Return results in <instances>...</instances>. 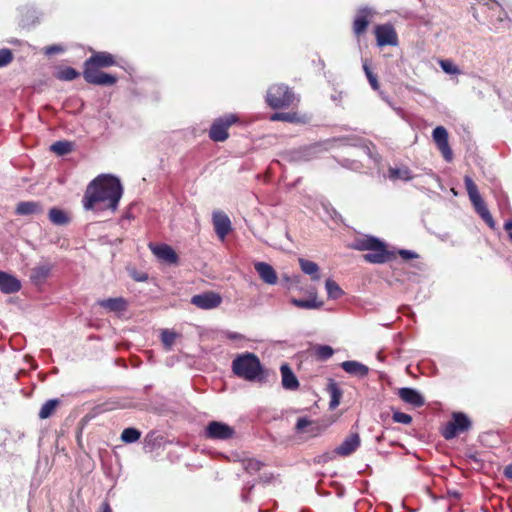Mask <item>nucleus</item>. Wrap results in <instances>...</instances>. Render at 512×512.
Segmentation results:
<instances>
[{
    "instance_id": "1",
    "label": "nucleus",
    "mask_w": 512,
    "mask_h": 512,
    "mask_svg": "<svg viewBox=\"0 0 512 512\" xmlns=\"http://www.w3.org/2000/svg\"><path fill=\"white\" fill-rule=\"evenodd\" d=\"M117 64L116 57L106 51L93 52L83 63V78L91 85L113 86L117 83V76L101 71Z\"/></svg>"
},
{
    "instance_id": "2",
    "label": "nucleus",
    "mask_w": 512,
    "mask_h": 512,
    "mask_svg": "<svg viewBox=\"0 0 512 512\" xmlns=\"http://www.w3.org/2000/svg\"><path fill=\"white\" fill-rule=\"evenodd\" d=\"M231 368L234 375L245 381L258 383L267 381V373L254 353L245 352L237 355L232 361Z\"/></svg>"
},
{
    "instance_id": "3",
    "label": "nucleus",
    "mask_w": 512,
    "mask_h": 512,
    "mask_svg": "<svg viewBox=\"0 0 512 512\" xmlns=\"http://www.w3.org/2000/svg\"><path fill=\"white\" fill-rule=\"evenodd\" d=\"M351 247L358 251H366L363 259L372 264H383L393 258V254L387 250L386 244L373 236L357 238Z\"/></svg>"
},
{
    "instance_id": "4",
    "label": "nucleus",
    "mask_w": 512,
    "mask_h": 512,
    "mask_svg": "<svg viewBox=\"0 0 512 512\" xmlns=\"http://www.w3.org/2000/svg\"><path fill=\"white\" fill-rule=\"evenodd\" d=\"M265 100L267 105L274 110L292 107L297 101L293 90L283 83L271 85L267 90Z\"/></svg>"
},
{
    "instance_id": "5",
    "label": "nucleus",
    "mask_w": 512,
    "mask_h": 512,
    "mask_svg": "<svg viewBox=\"0 0 512 512\" xmlns=\"http://www.w3.org/2000/svg\"><path fill=\"white\" fill-rule=\"evenodd\" d=\"M122 194H87L83 200V206L86 210L94 213L105 211L115 212Z\"/></svg>"
},
{
    "instance_id": "6",
    "label": "nucleus",
    "mask_w": 512,
    "mask_h": 512,
    "mask_svg": "<svg viewBox=\"0 0 512 512\" xmlns=\"http://www.w3.org/2000/svg\"><path fill=\"white\" fill-rule=\"evenodd\" d=\"M239 122V117L233 113L216 118L209 129V138L214 142H224L229 137L228 129Z\"/></svg>"
},
{
    "instance_id": "7",
    "label": "nucleus",
    "mask_w": 512,
    "mask_h": 512,
    "mask_svg": "<svg viewBox=\"0 0 512 512\" xmlns=\"http://www.w3.org/2000/svg\"><path fill=\"white\" fill-rule=\"evenodd\" d=\"M120 179L112 174H100L87 186L86 192H122Z\"/></svg>"
},
{
    "instance_id": "8",
    "label": "nucleus",
    "mask_w": 512,
    "mask_h": 512,
    "mask_svg": "<svg viewBox=\"0 0 512 512\" xmlns=\"http://www.w3.org/2000/svg\"><path fill=\"white\" fill-rule=\"evenodd\" d=\"M470 426L471 422L465 414L454 413L452 420L444 425L442 429V436L446 440H451L460 433L467 431Z\"/></svg>"
},
{
    "instance_id": "9",
    "label": "nucleus",
    "mask_w": 512,
    "mask_h": 512,
    "mask_svg": "<svg viewBox=\"0 0 512 512\" xmlns=\"http://www.w3.org/2000/svg\"><path fill=\"white\" fill-rule=\"evenodd\" d=\"M374 35L377 46H397L399 44L398 34L390 23L379 24L374 28Z\"/></svg>"
},
{
    "instance_id": "10",
    "label": "nucleus",
    "mask_w": 512,
    "mask_h": 512,
    "mask_svg": "<svg viewBox=\"0 0 512 512\" xmlns=\"http://www.w3.org/2000/svg\"><path fill=\"white\" fill-rule=\"evenodd\" d=\"M235 435V429L220 421H211L205 428L204 436L211 440H229Z\"/></svg>"
},
{
    "instance_id": "11",
    "label": "nucleus",
    "mask_w": 512,
    "mask_h": 512,
    "mask_svg": "<svg viewBox=\"0 0 512 512\" xmlns=\"http://www.w3.org/2000/svg\"><path fill=\"white\" fill-rule=\"evenodd\" d=\"M191 303L203 310L215 309L222 303L219 293L208 291L192 296Z\"/></svg>"
},
{
    "instance_id": "12",
    "label": "nucleus",
    "mask_w": 512,
    "mask_h": 512,
    "mask_svg": "<svg viewBox=\"0 0 512 512\" xmlns=\"http://www.w3.org/2000/svg\"><path fill=\"white\" fill-rule=\"evenodd\" d=\"M373 15L374 12L368 7H362L356 11L352 25V29L356 37L359 38L366 33Z\"/></svg>"
},
{
    "instance_id": "13",
    "label": "nucleus",
    "mask_w": 512,
    "mask_h": 512,
    "mask_svg": "<svg viewBox=\"0 0 512 512\" xmlns=\"http://www.w3.org/2000/svg\"><path fill=\"white\" fill-rule=\"evenodd\" d=\"M432 137L444 159L446 161H451L453 153L449 146L448 132L446 128L443 126H437L432 132Z\"/></svg>"
},
{
    "instance_id": "14",
    "label": "nucleus",
    "mask_w": 512,
    "mask_h": 512,
    "mask_svg": "<svg viewBox=\"0 0 512 512\" xmlns=\"http://www.w3.org/2000/svg\"><path fill=\"white\" fill-rule=\"evenodd\" d=\"M469 197L475 211L491 229H494L495 221L481 194H469Z\"/></svg>"
},
{
    "instance_id": "15",
    "label": "nucleus",
    "mask_w": 512,
    "mask_h": 512,
    "mask_svg": "<svg viewBox=\"0 0 512 512\" xmlns=\"http://www.w3.org/2000/svg\"><path fill=\"white\" fill-rule=\"evenodd\" d=\"M212 220L217 236L223 241L231 231V221L229 217L222 211H214Z\"/></svg>"
},
{
    "instance_id": "16",
    "label": "nucleus",
    "mask_w": 512,
    "mask_h": 512,
    "mask_svg": "<svg viewBox=\"0 0 512 512\" xmlns=\"http://www.w3.org/2000/svg\"><path fill=\"white\" fill-rule=\"evenodd\" d=\"M153 254L161 261L168 264H176L178 261V255L167 244H150L149 245Z\"/></svg>"
},
{
    "instance_id": "17",
    "label": "nucleus",
    "mask_w": 512,
    "mask_h": 512,
    "mask_svg": "<svg viewBox=\"0 0 512 512\" xmlns=\"http://www.w3.org/2000/svg\"><path fill=\"white\" fill-rule=\"evenodd\" d=\"M398 396L400 399L413 406V407H422L425 404L424 397L414 388L403 387L398 390Z\"/></svg>"
},
{
    "instance_id": "18",
    "label": "nucleus",
    "mask_w": 512,
    "mask_h": 512,
    "mask_svg": "<svg viewBox=\"0 0 512 512\" xmlns=\"http://www.w3.org/2000/svg\"><path fill=\"white\" fill-rule=\"evenodd\" d=\"M51 270L52 264L47 261L37 264L34 268L31 269V282L37 286L42 285L50 275Z\"/></svg>"
},
{
    "instance_id": "19",
    "label": "nucleus",
    "mask_w": 512,
    "mask_h": 512,
    "mask_svg": "<svg viewBox=\"0 0 512 512\" xmlns=\"http://www.w3.org/2000/svg\"><path fill=\"white\" fill-rule=\"evenodd\" d=\"M254 268L258 273L260 279L268 284L275 285L278 281V276L275 269L266 262H256Z\"/></svg>"
},
{
    "instance_id": "20",
    "label": "nucleus",
    "mask_w": 512,
    "mask_h": 512,
    "mask_svg": "<svg viewBox=\"0 0 512 512\" xmlns=\"http://www.w3.org/2000/svg\"><path fill=\"white\" fill-rule=\"evenodd\" d=\"M386 177L393 182L410 181L414 178V174L406 165L390 166L387 169Z\"/></svg>"
},
{
    "instance_id": "21",
    "label": "nucleus",
    "mask_w": 512,
    "mask_h": 512,
    "mask_svg": "<svg viewBox=\"0 0 512 512\" xmlns=\"http://www.w3.org/2000/svg\"><path fill=\"white\" fill-rule=\"evenodd\" d=\"M21 289V282L15 276L0 271V290L5 294L16 293Z\"/></svg>"
},
{
    "instance_id": "22",
    "label": "nucleus",
    "mask_w": 512,
    "mask_h": 512,
    "mask_svg": "<svg viewBox=\"0 0 512 512\" xmlns=\"http://www.w3.org/2000/svg\"><path fill=\"white\" fill-rule=\"evenodd\" d=\"M361 440L357 433L351 434L335 449V453L340 456H349L360 446Z\"/></svg>"
},
{
    "instance_id": "23",
    "label": "nucleus",
    "mask_w": 512,
    "mask_h": 512,
    "mask_svg": "<svg viewBox=\"0 0 512 512\" xmlns=\"http://www.w3.org/2000/svg\"><path fill=\"white\" fill-rule=\"evenodd\" d=\"M97 304L109 312L121 313L128 307V302L123 297H115L98 300Z\"/></svg>"
},
{
    "instance_id": "24",
    "label": "nucleus",
    "mask_w": 512,
    "mask_h": 512,
    "mask_svg": "<svg viewBox=\"0 0 512 512\" xmlns=\"http://www.w3.org/2000/svg\"><path fill=\"white\" fill-rule=\"evenodd\" d=\"M280 371L282 375V386L287 390H296L299 387V382L289 365H281Z\"/></svg>"
},
{
    "instance_id": "25",
    "label": "nucleus",
    "mask_w": 512,
    "mask_h": 512,
    "mask_svg": "<svg viewBox=\"0 0 512 512\" xmlns=\"http://www.w3.org/2000/svg\"><path fill=\"white\" fill-rule=\"evenodd\" d=\"M290 302L297 308L308 310L319 309L323 306V302L317 300L316 292H311L309 299L291 298Z\"/></svg>"
},
{
    "instance_id": "26",
    "label": "nucleus",
    "mask_w": 512,
    "mask_h": 512,
    "mask_svg": "<svg viewBox=\"0 0 512 512\" xmlns=\"http://www.w3.org/2000/svg\"><path fill=\"white\" fill-rule=\"evenodd\" d=\"M341 367L346 373L360 377L367 376L369 372V369L366 365L353 360L342 362Z\"/></svg>"
},
{
    "instance_id": "27",
    "label": "nucleus",
    "mask_w": 512,
    "mask_h": 512,
    "mask_svg": "<svg viewBox=\"0 0 512 512\" xmlns=\"http://www.w3.org/2000/svg\"><path fill=\"white\" fill-rule=\"evenodd\" d=\"M16 214L27 216L33 214H39L42 212V207L39 203L34 201L20 202L15 210Z\"/></svg>"
},
{
    "instance_id": "28",
    "label": "nucleus",
    "mask_w": 512,
    "mask_h": 512,
    "mask_svg": "<svg viewBox=\"0 0 512 512\" xmlns=\"http://www.w3.org/2000/svg\"><path fill=\"white\" fill-rule=\"evenodd\" d=\"M298 263L302 272L309 275L311 280L318 281L320 279L319 266L317 263L304 258H299Z\"/></svg>"
},
{
    "instance_id": "29",
    "label": "nucleus",
    "mask_w": 512,
    "mask_h": 512,
    "mask_svg": "<svg viewBox=\"0 0 512 512\" xmlns=\"http://www.w3.org/2000/svg\"><path fill=\"white\" fill-rule=\"evenodd\" d=\"M48 217L53 224L58 226L67 225L71 220L69 214L66 211L55 207L49 210Z\"/></svg>"
},
{
    "instance_id": "30",
    "label": "nucleus",
    "mask_w": 512,
    "mask_h": 512,
    "mask_svg": "<svg viewBox=\"0 0 512 512\" xmlns=\"http://www.w3.org/2000/svg\"><path fill=\"white\" fill-rule=\"evenodd\" d=\"M328 392L330 394V408L334 409L340 404V399L342 397V390L338 386L336 382L333 380L328 384Z\"/></svg>"
},
{
    "instance_id": "31",
    "label": "nucleus",
    "mask_w": 512,
    "mask_h": 512,
    "mask_svg": "<svg viewBox=\"0 0 512 512\" xmlns=\"http://www.w3.org/2000/svg\"><path fill=\"white\" fill-rule=\"evenodd\" d=\"M60 401L58 399H49L41 407L39 411L40 419H47L55 412Z\"/></svg>"
},
{
    "instance_id": "32",
    "label": "nucleus",
    "mask_w": 512,
    "mask_h": 512,
    "mask_svg": "<svg viewBox=\"0 0 512 512\" xmlns=\"http://www.w3.org/2000/svg\"><path fill=\"white\" fill-rule=\"evenodd\" d=\"M80 76V73L72 67L60 68L55 77L61 81H72Z\"/></svg>"
},
{
    "instance_id": "33",
    "label": "nucleus",
    "mask_w": 512,
    "mask_h": 512,
    "mask_svg": "<svg viewBox=\"0 0 512 512\" xmlns=\"http://www.w3.org/2000/svg\"><path fill=\"white\" fill-rule=\"evenodd\" d=\"M51 151L59 156L70 153L73 149V145L69 141H56L50 147Z\"/></svg>"
},
{
    "instance_id": "34",
    "label": "nucleus",
    "mask_w": 512,
    "mask_h": 512,
    "mask_svg": "<svg viewBox=\"0 0 512 512\" xmlns=\"http://www.w3.org/2000/svg\"><path fill=\"white\" fill-rule=\"evenodd\" d=\"M325 288L327 295L330 299H338L343 295V290L340 286L332 279H327L325 282Z\"/></svg>"
},
{
    "instance_id": "35",
    "label": "nucleus",
    "mask_w": 512,
    "mask_h": 512,
    "mask_svg": "<svg viewBox=\"0 0 512 512\" xmlns=\"http://www.w3.org/2000/svg\"><path fill=\"white\" fill-rule=\"evenodd\" d=\"M141 437V432L136 428H125L121 434V440L125 443H134Z\"/></svg>"
},
{
    "instance_id": "36",
    "label": "nucleus",
    "mask_w": 512,
    "mask_h": 512,
    "mask_svg": "<svg viewBox=\"0 0 512 512\" xmlns=\"http://www.w3.org/2000/svg\"><path fill=\"white\" fill-rule=\"evenodd\" d=\"M242 467L247 473L254 474L261 469L262 463L256 459L248 458L242 460Z\"/></svg>"
},
{
    "instance_id": "37",
    "label": "nucleus",
    "mask_w": 512,
    "mask_h": 512,
    "mask_svg": "<svg viewBox=\"0 0 512 512\" xmlns=\"http://www.w3.org/2000/svg\"><path fill=\"white\" fill-rule=\"evenodd\" d=\"M177 334L173 331L165 329L161 333V340L166 350H171L172 346L175 343V339Z\"/></svg>"
},
{
    "instance_id": "38",
    "label": "nucleus",
    "mask_w": 512,
    "mask_h": 512,
    "mask_svg": "<svg viewBox=\"0 0 512 512\" xmlns=\"http://www.w3.org/2000/svg\"><path fill=\"white\" fill-rule=\"evenodd\" d=\"M363 70L365 72V75L369 81V84L371 85L372 89L373 90H379L380 88V85H379V82H378V79H377V76L373 73V71L371 70L369 64L367 63V61H365L363 63Z\"/></svg>"
},
{
    "instance_id": "39",
    "label": "nucleus",
    "mask_w": 512,
    "mask_h": 512,
    "mask_svg": "<svg viewBox=\"0 0 512 512\" xmlns=\"http://www.w3.org/2000/svg\"><path fill=\"white\" fill-rule=\"evenodd\" d=\"M297 119L296 113L276 112L271 115V121L294 122Z\"/></svg>"
},
{
    "instance_id": "40",
    "label": "nucleus",
    "mask_w": 512,
    "mask_h": 512,
    "mask_svg": "<svg viewBox=\"0 0 512 512\" xmlns=\"http://www.w3.org/2000/svg\"><path fill=\"white\" fill-rule=\"evenodd\" d=\"M442 70L447 74H460V69L451 60H440L439 62Z\"/></svg>"
},
{
    "instance_id": "41",
    "label": "nucleus",
    "mask_w": 512,
    "mask_h": 512,
    "mask_svg": "<svg viewBox=\"0 0 512 512\" xmlns=\"http://www.w3.org/2000/svg\"><path fill=\"white\" fill-rule=\"evenodd\" d=\"M333 353V349L328 345H319L316 348L317 356L323 360L329 359Z\"/></svg>"
},
{
    "instance_id": "42",
    "label": "nucleus",
    "mask_w": 512,
    "mask_h": 512,
    "mask_svg": "<svg viewBox=\"0 0 512 512\" xmlns=\"http://www.w3.org/2000/svg\"><path fill=\"white\" fill-rule=\"evenodd\" d=\"M392 419L396 423L409 425L412 422V417L406 413L396 411L392 415Z\"/></svg>"
},
{
    "instance_id": "43",
    "label": "nucleus",
    "mask_w": 512,
    "mask_h": 512,
    "mask_svg": "<svg viewBox=\"0 0 512 512\" xmlns=\"http://www.w3.org/2000/svg\"><path fill=\"white\" fill-rule=\"evenodd\" d=\"M13 60V54L10 49H0V67L8 65Z\"/></svg>"
},
{
    "instance_id": "44",
    "label": "nucleus",
    "mask_w": 512,
    "mask_h": 512,
    "mask_svg": "<svg viewBox=\"0 0 512 512\" xmlns=\"http://www.w3.org/2000/svg\"><path fill=\"white\" fill-rule=\"evenodd\" d=\"M283 281L286 282V286L288 289L292 288L294 284H298L300 282V277L297 275L294 276H283Z\"/></svg>"
},
{
    "instance_id": "45",
    "label": "nucleus",
    "mask_w": 512,
    "mask_h": 512,
    "mask_svg": "<svg viewBox=\"0 0 512 512\" xmlns=\"http://www.w3.org/2000/svg\"><path fill=\"white\" fill-rule=\"evenodd\" d=\"M464 182L467 192H478L477 185L474 183L472 178H470L469 176H465Z\"/></svg>"
},
{
    "instance_id": "46",
    "label": "nucleus",
    "mask_w": 512,
    "mask_h": 512,
    "mask_svg": "<svg viewBox=\"0 0 512 512\" xmlns=\"http://www.w3.org/2000/svg\"><path fill=\"white\" fill-rule=\"evenodd\" d=\"M64 51V48L60 45H51L45 48V53L47 55H53L57 53H61Z\"/></svg>"
},
{
    "instance_id": "47",
    "label": "nucleus",
    "mask_w": 512,
    "mask_h": 512,
    "mask_svg": "<svg viewBox=\"0 0 512 512\" xmlns=\"http://www.w3.org/2000/svg\"><path fill=\"white\" fill-rule=\"evenodd\" d=\"M310 424L311 421H309L307 418H299L296 423V429L298 431H303V429Z\"/></svg>"
},
{
    "instance_id": "48",
    "label": "nucleus",
    "mask_w": 512,
    "mask_h": 512,
    "mask_svg": "<svg viewBox=\"0 0 512 512\" xmlns=\"http://www.w3.org/2000/svg\"><path fill=\"white\" fill-rule=\"evenodd\" d=\"M399 254L400 256L403 258V259H413V258H416L417 257V254L411 250H400L399 251Z\"/></svg>"
},
{
    "instance_id": "49",
    "label": "nucleus",
    "mask_w": 512,
    "mask_h": 512,
    "mask_svg": "<svg viewBox=\"0 0 512 512\" xmlns=\"http://www.w3.org/2000/svg\"><path fill=\"white\" fill-rule=\"evenodd\" d=\"M504 229L508 232L509 238L512 240V221H506L504 224Z\"/></svg>"
},
{
    "instance_id": "50",
    "label": "nucleus",
    "mask_w": 512,
    "mask_h": 512,
    "mask_svg": "<svg viewBox=\"0 0 512 512\" xmlns=\"http://www.w3.org/2000/svg\"><path fill=\"white\" fill-rule=\"evenodd\" d=\"M504 475L507 478L512 479V465H508V466L505 467Z\"/></svg>"
},
{
    "instance_id": "51",
    "label": "nucleus",
    "mask_w": 512,
    "mask_h": 512,
    "mask_svg": "<svg viewBox=\"0 0 512 512\" xmlns=\"http://www.w3.org/2000/svg\"><path fill=\"white\" fill-rule=\"evenodd\" d=\"M227 337L233 340L241 339L242 336L237 332H229L227 333Z\"/></svg>"
},
{
    "instance_id": "52",
    "label": "nucleus",
    "mask_w": 512,
    "mask_h": 512,
    "mask_svg": "<svg viewBox=\"0 0 512 512\" xmlns=\"http://www.w3.org/2000/svg\"><path fill=\"white\" fill-rule=\"evenodd\" d=\"M102 512H112V509L108 502L102 504Z\"/></svg>"
},
{
    "instance_id": "53",
    "label": "nucleus",
    "mask_w": 512,
    "mask_h": 512,
    "mask_svg": "<svg viewBox=\"0 0 512 512\" xmlns=\"http://www.w3.org/2000/svg\"><path fill=\"white\" fill-rule=\"evenodd\" d=\"M137 281L141 282V281H146L148 279V276L146 274H143V275H139L138 277L135 278Z\"/></svg>"
},
{
    "instance_id": "54",
    "label": "nucleus",
    "mask_w": 512,
    "mask_h": 512,
    "mask_svg": "<svg viewBox=\"0 0 512 512\" xmlns=\"http://www.w3.org/2000/svg\"><path fill=\"white\" fill-rule=\"evenodd\" d=\"M331 218L337 219L340 215L336 212V210L332 209V213L330 214Z\"/></svg>"
}]
</instances>
